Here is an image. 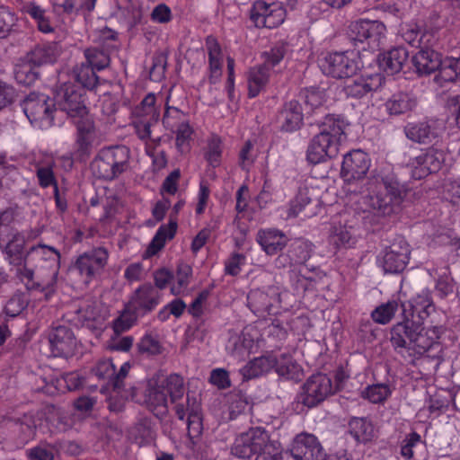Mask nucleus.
Masks as SVG:
<instances>
[{"label":"nucleus","mask_w":460,"mask_h":460,"mask_svg":"<svg viewBox=\"0 0 460 460\" xmlns=\"http://www.w3.org/2000/svg\"><path fill=\"white\" fill-rule=\"evenodd\" d=\"M59 268V252L40 243L29 246L25 265L18 270V274L28 289H39L49 298L55 290Z\"/></svg>","instance_id":"1"},{"label":"nucleus","mask_w":460,"mask_h":460,"mask_svg":"<svg viewBox=\"0 0 460 460\" xmlns=\"http://www.w3.org/2000/svg\"><path fill=\"white\" fill-rule=\"evenodd\" d=\"M349 127V122L344 117L327 115L319 125V133L308 143V163L318 164L335 158L348 138Z\"/></svg>","instance_id":"2"},{"label":"nucleus","mask_w":460,"mask_h":460,"mask_svg":"<svg viewBox=\"0 0 460 460\" xmlns=\"http://www.w3.org/2000/svg\"><path fill=\"white\" fill-rule=\"evenodd\" d=\"M84 90L76 89L74 84H65L56 94V102L59 109L65 111L75 124L77 128L76 142L83 152L94 145L97 133L93 120L84 102Z\"/></svg>","instance_id":"3"},{"label":"nucleus","mask_w":460,"mask_h":460,"mask_svg":"<svg viewBox=\"0 0 460 460\" xmlns=\"http://www.w3.org/2000/svg\"><path fill=\"white\" fill-rule=\"evenodd\" d=\"M136 390L130 394V400L145 404L156 417H162L167 413L168 399L176 403L184 394L183 378L179 375H171L165 381L164 385L156 386L155 382L149 381L142 389V394Z\"/></svg>","instance_id":"4"},{"label":"nucleus","mask_w":460,"mask_h":460,"mask_svg":"<svg viewBox=\"0 0 460 460\" xmlns=\"http://www.w3.org/2000/svg\"><path fill=\"white\" fill-rule=\"evenodd\" d=\"M231 453L247 459L258 455L256 460H280L281 450L276 442H270L268 433L261 428H253L238 435L231 447Z\"/></svg>","instance_id":"5"},{"label":"nucleus","mask_w":460,"mask_h":460,"mask_svg":"<svg viewBox=\"0 0 460 460\" xmlns=\"http://www.w3.org/2000/svg\"><path fill=\"white\" fill-rule=\"evenodd\" d=\"M402 198L392 185L377 180L367 183V194L361 197L359 209L376 216L386 217L401 209Z\"/></svg>","instance_id":"6"},{"label":"nucleus","mask_w":460,"mask_h":460,"mask_svg":"<svg viewBox=\"0 0 460 460\" xmlns=\"http://www.w3.org/2000/svg\"><path fill=\"white\" fill-rule=\"evenodd\" d=\"M441 331L439 327L419 328L409 336L406 349L407 358L416 364L421 359H439L443 354V346L439 342Z\"/></svg>","instance_id":"7"},{"label":"nucleus","mask_w":460,"mask_h":460,"mask_svg":"<svg viewBox=\"0 0 460 460\" xmlns=\"http://www.w3.org/2000/svg\"><path fill=\"white\" fill-rule=\"evenodd\" d=\"M129 150L124 146L102 149L93 162L92 169L99 178L112 180L128 168Z\"/></svg>","instance_id":"8"},{"label":"nucleus","mask_w":460,"mask_h":460,"mask_svg":"<svg viewBox=\"0 0 460 460\" xmlns=\"http://www.w3.org/2000/svg\"><path fill=\"white\" fill-rule=\"evenodd\" d=\"M22 109L34 128H48L54 124L57 112L54 102L43 93H30L22 103Z\"/></svg>","instance_id":"9"},{"label":"nucleus","mask_w":460,"mask_h":460,"mask_svg":"<svg viewBox=\"0 0 460 460\" xmlns=\"http://www.w3.org/2000/svg\"><path fill=\"white\" fill-rule=\"evenodd\" d=\"M361 59L354 51L332 52L319 61L322 72L333 78L354 75L360 68Z\"/></svg>","instance_id":"10"},{"label":"nucleus","mask_w":460,"mask_h":460,"mask_svg":"<svg viewBox=\"0 0 460 460\" xmlns=\"http://www.w3.org/2000/svg\"><path fill=\"white\" fill-rule=\"evenodd\" d=\"M340 389V380L332 383L330 376L316 374L310 376L301 388L298 401L311 408L325 400L329 395Z\"/></svg>","instance_id":"11"},{"label":"nucleus","mask_w":460,"mask_h":460,"mask_svg":"<svg viewBox=\"0 0 460 460\" xmlns=\"http://www.w3.org/2000/svg\"><path fill=\"white\" fill-rule=\"evenodd\" d=\"M354 41L364 44L363 49L376 51L383 43L386 27L379 21L359 20L349 26Z\"/></svg>","instance_id":"12"},{"label":"nucleus","mask_w":460,"mask_h":460,"mask_svg":"<svg viewBox=\"0 0 460 460\" xmlns=\"http://www.w3.org/2000/svg\"><path fill=\"white\" fill-rule=\"evenodd\" d=\"M261 335L256 326H246L240 335H232L226 344L227 351L238 359L255 353L262 343Z\"/></svg>","instance_id":"13"},{"label":"nucleus","mask_w":460,"mask_h":460,"mask_svg":"<svg viewBox=\"0 0 460 460\" xmlns=\"http://www.w3.org/2000/svg\"><path fill=\"white\" fill-rule=\"evenodd\" d=\"M410 253L409 243L404 240H400L380 253L377 258V265L385 273H399L405 269Z\"/></svg>","instance_id":"14"},{"label":"nucleus","mask_w":460,"mask_h":460,"mask_svg":"<svg viewBox=\"0 0 460 460\" xmlns=\"http://www.w3.org/2000/svg\"><path fill=\"white\" fill-rule=\"evenodd\" d=\"M286 10L280 3H266L262 0L253 4L251 19L256 27L276 28L283 23Z\"/></svg>","instance_id":"15"},{"label":"nucleus","mask_w":460,"mask_h":460,"mask_svg":"<svg viewBox=\"0 0 460 460\" xmlns=\"http://www.w3.org/2000/svg\"><path fill=\"white\" fill-rule=\"evenodd\" d=\"M108 257L109 255L105 249H94L80 255L75 261L74 269L85 283H89L104 269Z\"/></svg>","instance_id":"16"},{"label":"nucleus","mask_w":460,"mask_h":460,"mask_svg":"<svg viewBox=\"0 0 460 460\" xmlns=\"http://www.w3.org/2000/svg\"><path fill=\"white\" fill-rule=\"evenodd\" d=\"M370 158L360 149L352 150L343 156L341 177L346 182H354L363 179L370 167Z\"/></svg>","instance_id":"17"},{"label":"nucleus","mask_w":460,"mask_h":460,"mask_svg":"<svg viewBox=\"0 0 460 460\" xmlns=\"http://www.w3.org/2000/svg\"><path fill=\"white\" fill-rule=\"evenodd\" d=\"M130 368V363L125 362L120 367L119 372L115 371V375L112 378V388L110 392V395L107 397L109 409L112 411H121L126 402L129 400L130 394L138 390V388L134 386L126 388L123 385V380L128 376Z\"/></svg>","instance_id":"18"},{"label":"nucleus","mask_w":460,"mask_h":460,"mask_svg":"<svg viewBox=\"0 0 460 460\" xmlns=\"http://www.w3.org/2000/svg\"><path fill=\"white\" fill-rule=\"evenodd\" d=\"M40 380L43 385H39L37 389L49 395L64 393L66 390H75L82 385L83 383L76 373L58 376L51 369H48L46 376L41 377Z\"/></svg>","instance_id":"19"},{"label":"nucleus","mask_w":460,"mask_h":460,"mask_svg":"<svg viewBox=\"0 0 460 460\" xmlns=\"http://www.w3.org/2000/svg\"><path fill=\"white\" fill-rule=\"evenodd\" d=\"M41 233L42 229L36 227L22 234H13L5 246V255L9 262L13 265H22V262L25 264L27 252L25 246L37 239Z\"/></svg>","instance_id":"20"},{"label":"nucleus","mask_w":460,"mask_h":460,"mask_svg":"<svg viewBox=\"0 0 460 460\" xmlns=\"http://www.w3.org/2000/svg\"><path fill=\"white\" fill-rule=\"evenodd\" d=\"M384 75L376 71L364 69L359 76L348 83L344 91L348 96L361 98L368 93L377 90L384 83Z\"/></svg>","instance_id":"21"},{"label":"nucleus","mask_w":460,"mask_h":460,"mask_svg":"<svg viewBox=\"0 0 460 460\" xmlns=\"http://www.w3.org/2000/svg\"><path fill=\"white\" fill-rule=\"evenodd\" d=\"M290 452L296 460H323V448L312 434L297 435L293 441Z\"/></svg>","instance_id":"22"},{"label":"nucleus","mask_w":460,"mask_h":460,"mask_svg":"<svg viewBox=\"0 0 460 460\" xmlns=\"http://www.w3.org/2000/svg\"><path fill=\"white\" fill-rule=\"evenodd\" d=\"M49 344L52 356L68 357L74 354L77 342L70 329L59 325L50 332Z\"/></svg>","instance_id":"23"},{"label":"nucleus","mask_w":460,"mask_h":460,"mask_svg":"<svg viewBox=\"0 0 460 460\" xmlns=\"http://www.w3.org/2000/svg\"><path fill=\"white\" fill-rule=\"evenodd\" d=\"M445 161L443 151L429 149L425 154L417 156L412 162V177L421 179L438 172Z\"/></svg>","instance_id":"24"},{"label":"nucleus","mask_w":460,"mask_h":460,"mask_svg":"<svg viewBox=\"0 0 460 460\" xmlns=\"http://www.w3.org/2000/svg\"><path fill=\"white\" fill-rule=\"evenodd\" d=\"M176 414L180 420L187 416V429L189 436L193 439L199 438L202 431V419L200 403L195 396H187V408L176 405Z\"/></svg>","instance_id":"25"},{"label":"nucleus","mask_w":460,"mask_h":460,"mask_svg":"<svg viewBox=\"0 0 460 460\" xmlns=\"http://www.w3.org/2000/svg\"><path fill=\"white\" fill-rule=\"evenodd\" d=\"M248 305L254 314L270 312L271 306L279 303V295L277 289L270 288L267 292L256 289L252 290L247 297Z\"/></svg>","instance_id":"26"},{"label":"nucleus","mask_w":460,"mask_h":460,"mask_svg":"<svg viewBox=\"0 0 460 460\" xmlns=\"http://www.w3.org/2000/svg\"><path fill=\"white\" fill-rule=\"evenodd\" d=\"M278 121L282 130L293 132L300 128L303 124L301 105L296 101L286 103L280 111Z\"/></svg>","instance_id":"27"},{"label":"nucleus","mask_w":460,"mask_h":460,"mask_svg":"<svg viewBox=\"0 0 460 460\" xmlns=\"http://www.w3.org/2000/svg\"><path fill=\"white\" fill-rule=\"evenodd\" d=\"M274 363H276L275 355L268 354L261 356L250 360L239 370V373L242 375L243 380L256 378L273 369Z\"/></svg>","instance_id":"28"},{"label":"nucleus","mask_w":460,"mask_h":460,"mask_svg":"<svg viewBox=\"0 0 460 460\" xmlns=\"http://www.w3.org/2000/svg\"><path fill=\"white\" fill-rule=\"evenodd\" d=\"M412 65L419 75H429L441 65V54L430 49H420L413 56Z\"/></svg>","instance_id":"29"},{"label":"nucleus","mask_w":460,"mask_h":460,"mask_svg":"<svg viewBox=\"0 0 460 460\" xmlns=\"http://www.w3.org/2000/svg\"><path fill=\"white\" fill-rule=\"evenodd\" d=\"M408 59V51L404 48H394L378 58V66L387 75L399 73Z\"/></svg>","instance_id":"30"},{"label":"nucleus","mask_w":460,"mask_h":460,"mask_svg":"<svg viewBox=\"0 0 460 460\" xmlns=\"http://www.w3.org/2000/svg\"><path fill=\"white\" fill-rule=\"evenodd\" d=\"M257 241L267 254L273 255L287 245L288 239L279 230L264 229L259 231Z\"/></svg>","instance_id":"31"},{"label":"nucleus","mask_w":460,"mask_h":460,"mask_svg":"<svg viewBox=\"0 0 460 460\" xmlns=\"http://www.w3.org/2000/svg\"><path fill=\"white\" fill-rule=\"evenodd\" d=\"M161 300L159 292L151 286L139 288L132 297L129 306L134 310L150 311Z\"/></svg>","instance_id":"32"},{"label":"nucleus","mask_w":460,"mask_h":460,"mask_svg":"<svg viewBox=\"0 0 460 460\" xmlns=\"http://www.w3.org/2000/svg\"><path fill=\"white\" fill-rule=\"evenodd\" d=\"M276 373L282 378L288 380H300L304 376L303 368L298 365L291 356L281 354L276 356L274 368Z\"/></svg>","instance_id":"33"},{"label":"nucleus","mask_w":460,"mask_h":460,"mask_svg":"<svg viewBox=\"0 0 460 460\" xmlns=\"http://www.w3.org/2000/svg\"><path fill=\"white\" fill-rule=\"evenodd\" d=\"M438 73L435 81L440 86L446 83H452L460 78V58L453 57H441V65L438 68Z\"/></svg>","instance_id":"34"},{"label":"nucleus","mask_w":460,"mask_h":460,"mask_svg":"<svg viewBox=\"0 0 460 460\" xmlns=\"http://www.w3.org/2000/svg\"><path fill=\"white\" fill-rule=\"evenodd\" d=\"M269 78L270 70L265 66H258L250 69L247 75L249 96H257L266 86Z\"/></svg>","instance_id":"35"},{"label":"nucleus","mask_w":460,"mask_h":460,"mask_svg":"<svg viewBox=\"0 0 460 460\" xmlns=\"http://www.w3.org/2000/svg\"><path fill=\"white\" fill-rule=\"evenodd\" d=\"M177 229V224L175 221H170L167 225L161 226L152 242L150 243L146 252L148 255H155L160 250H162L168 240L173 238Z\"/></svg>","instance_id":"36"},{"label":"nucleus","mask_w":460,"mask_h":460,"mask_svg":"<svg viewBox=\"0 0 460 460\" xmlns=\"http://www.w3.org/2000/svg\"><path fill=\"white\" fill-rule=\"evenodd\" d=\"M349 432L358 442L362 443L368 442L375 437L373 424L364 418H353L349 421Z\"/></svg>","instance_id":"37"},{"label":"nucleus","mask_w":460,"mask_h":460,"mask_svg":"<svg viewBox=\"0 0 460 460\" xmlns=\"http://www.w3.org/2000/svg\"><path fill=\"white\" fill-rule=\"evenodd\" d=\"M329 242L335 248L347 247L355 243L351 227L342 225L341 222L333 223L329 234Z\"/></svg>","instance_id":"38"},{"label":"nucleus","mask_w":460,"mask_h":460,"mask_svg":"<svg viewBox=\"0 0 460 460\" xmlns=\"http://www.w3.org/2000/svg\"><path fill=\"white\" fill-rule=\"evenodd\" d=\"M133 119L157 121L160 112L155 106V96L153 93L147 94L141 103L133 111Z\"/></svg>","instance_id":"39"},{"label":"nucleus","mask_w":460,"mask_h":460,"mask_svg":"<svg viewBox=\"0 0 460 460\" xmlns=\"http://www.w3.org/2000/svg\"><path fill=\"white\" fill-rule=\"evenodd\" d=\"M207 46L208 50L210 80L212 83H216L221 76L223 56L220 47L215 40H208Z\"/></svg>","instance_id":"40"},{"label":"nucleus","mask_w":460,"mask_h":460,"mask_svg":"<svg viewBox=\"0 0 460 460\" xmlns=\"http://www.w3.org/2000/svg\"><path fill=\"white\" fill-rule=\"evenodd\" d=\"M192 277V268L187 263H181L177 267L176 274L173 277L172 283L171 284V294L179 296L183 294Z\"/></svg>","instance_id":"41"},{"label":"nucleus","mask_w":460,"mask_h":460,"mask_svg":"<svg viewBox=\"0 0 460 460\" xmlns=\"http://www.w3.org/2000/svg\"><path fill=\"white\" fill-rule=\"evenodd\" d=\"M23 12L28 13L36 22L38 29L43 33H49L54 31V27L49 21L45 9L35 3H28L23 8Z\"/></svg>","instance_id":"42"},{"label":"nucleus","mask_w":460,"mask_h":460,"mask_svg":"<svg viewBox=\"0 0 460 460\" xmlns=\"http://www.w3.org/2000/svg\"><path fill=\"white\" fill-rule=\"evenodd\" d=\"M59 56L56 45H46L35 48L29 58V62L34 66H42L54 63Z\"/></svg>","instance_id":"43"},{"label":"nucleus","mask_w":460,"mask_h":460,"mask_svg":"<svg viewBox=\"0 0 460 460\" xmlns=\"http://www.w3.org/2000/svg\"><path fill=\"white\" fill-rule=\"evenodd\" d=\"M415 105V101L407 93L394 94L386 102L385 108L389 114L399 115L411 111Z\"/></svg>","instance_id":"44"},{"label":"nucleus","mask_w":460,"mask_h":460,"mask_svg":"<svg viewBox=\"0 0 460 460\" xmlns=\"http://www.w3.org/2000/svg\"><path fill=\"white\" fill-rule=\"evenodd\" d=\"M411 306L412 308V316L416 314L420 321L426 319L434 310L430 292L429 290H424L416 296L413 298Z\"/></svg>","instance_id":"45"},{"label":"nucleus","mask_w":460,"mask_h":460,"mask_svg":"<svg viewBox=\"0 0 460 460\" xmlns=\"http://www.w3.org/2000/svg\"><path fill=\"white\" fill-rule=\"evenodd\" d=\"M413 332V323H398L392 330L391 342L395 349H402L400 351L403 357H407L406 349L408 346L406 339L409 340L410 334Z\"/></svg>","instance_id":"46"},{"label":"nucleus","mask_w":460,"mask_h":460,"mask_svg":"<svg viewBox=\"0 0 460 460\" xmlns=\"http://www.w3.org/2000/svg\"><path fill=\"white\" fill-rule=\"evenodd\" d=\"M393 389L387 384H375L366 387L361 394L362 397L373 403H382L392 394Z\"/></svg>","instance_id":"47"},{"label":"nucleus","mask_w":460,"mask_h":460,"mask_svg":"<svg viewBox=\"0 0 460 460\" xmlns=\"http://www.w3.org/2000/svg\"><path fill=\"white\" fill-rule=\"evenodd\" d=\"M429 274L432 278L438 277L436 290L441 297H446L454 291V282L449 276L447 268H441L439 272L438 270H429Z\"/></svg>","instance_id":"48"},{"label":"nucleus","mask_w":460,"mask_h":460,"mask_svg":"<svg viewBox=\"0 0 460 460\" xmlns=\"http://www.w3.org/2000/svg\"><path fill=\"white\" fill-rule=\"evenodd\" d=\"M95 376L100 379H108V383L102 389V393L110 395L112 388V378L115 375V366L111 359L100 360L94 369Z\"/></svg>","instance_id":"49"},{"label":"nucleus","mask_w":460,"mask_h":460,"mask_svg":"<svg viewBox=\"0 0 460 460\" xmlns=\"http://www.w3.org/2000/svg\"><path fill=\"white\" fill-rule=\"evenodd\" d=\"M405 133L408 138L420 143L428 142L435 137L428 123H410L405 127Z\"/></svg>","instance_id":"50"},{"label":"nucleus","mask_w":460,"mask_h":460,"mask_svg":"<svg viewBox=\"0 0 460 460\" xmlns=\"http://www.w3.org/2000/svg\"><path fill=\"white\" fill-rule=\"evenodd\" d=\"M94 69L88 64H82L74 70L75 78L84 88L92 90L98 82Z\"/></svg>","instance_id":"51"},{"label":"nucleus","mask_w":460,"mask_h":460,"mask_svg":"<svg viewBox=\"0 0 460 460\" xmlns=\"http://www.w3.org/2000/svg\"><path fill=\"white\" fill-rule=\"evenodd\" d=\"M96 0H54V5L62 8L66 13L92 11Z\"/></svg>","instance_id":"52"},{"label":"nucleus","mask_w":460,"mask_h":460,"mask_svg":"<svg viewBox=\"0 0 460 460\" xmlns=\"http://www.w3.org/2000/svg\"><path fill=\"white\" fill-rule=\"evenodd\" d=\"M192 133L193 130L187 122H181L178 125L175 145L180 153L183 154L190 151Z\"/></svg>","instance_id":"53"},{"label":"nucleus","mask_w":460,"mask_h":460,"mask_svg":"<svg viewBox=\"0 0 460 460\" xmlns=\"http://www.w3.org/2000/svg\"><path fill=\"white\" fill-rule=\"evenodd\" d=\"M14 77L18 84L22 85H31L38 78V73L33 69L30 63H22L15 66Z\"/></svg>","instance_id":"54"},{"label":"nucleus","mask_w":460,"mask_h":460,"mask_svg":"<svg viewBox=\"0 0 460 460\" xmlns=\"http://www.w3.org/2000/svg\"><path fill=\"white\" fill-rule=\"evenodd\" d=\"M186 304L181 299H174L165 305L158 313L161 321H167L171 315L180 318L186 310Z\"/></svg>","instance_id":"55"},{"label":"nucleus","mask_w":460,"mask_h":460,"mask_svg":"<svg viewBox=\"0 0 460 460\" xmlns=\"http://www.w3.org/2000/svg\"><path fill=\"white\" fill-rule=\"evenodd\" d=\"M397 303L389 301L386 304L376 307L372 313V318L376 323L385 324L391 321L397 310Z\"/></svg>","instance_id":"56"},{"label":"nucleus","mask_w":460,"mask_h":460,"mask_svg":"<svg viewBox=\"0 0 460 460\" xmlns=\"http://www.w3.org/2000/svg\"><path fill=\"white\" fill-rule=\"evenodd\" d=\"M400 33L402 39L409 44L415 45L420 43L421 29L416 22L402 23Z\"/></svg>","instance_id":"57"},{"label":"nucleus","mask_w":460,"mask_h":460,"mask_svg":"<svg viewBox=\"0 0 460 460\" xmlns=\"http://www.w3.org/2000/svg\"><path fill=\"white\" fill-rule=\"evenodd\" d=\"M305 102L311 110L317 109L326 102V93L323 89L310 87L304 93Z\"/></svg>","instance_id":"58"},{"label":"nucleus","mask_w":460,"mask_h":460,"mask_svg":"<svg viewBox=\"0 0 460 460\" xmlns=\"http://www.w3.org/2000/svg\"><path fill=\"white\" fill-rule=\"evenodd\" d=\"M131 307H127L121 314L113 322V330L116 334H119L128 331L134 324L137 316L134 312L131 311Z\"/></svg>","instance_id":"59"},{"label":"nucleus","mask_w":460,"mask_h":460,"mask_svg":"<svg viewBox=\"0 0 460 460\" xmlns=\"http://www.w3.org/2000/svg\"><path fill=\"white\" fill-rule=\"evenodd\" d=\"M221 154H222L221 140L218 137H212L209 140V142L208 144L207 150L205 152L206 160L211 166L217 167L220 164Z\"/></svg>","instance_id":"60"},{"label":"nucleus","mask_w":460,"mask_h":460,"mask_svg":"<svg viewBox=\"0 0 460 460\" xmlns=\"http://www.w3.org/2000/svg\"><path fill=\"white\" fill-rule=\"evenodd\" d=\"M85 58L87 63L93 68L97 70H102L108 66L110 63L109 57L101 50L95 49H89L85 51Z\"/></svg>","instance_id":"61"},{"label":"nucleus","mask_w":460,"mask_h":460,"mask_svg":"<svg viewBox=\"0 0 460 460\" xmlns=\"http://www.w3.org/2000/svg\"><path fill=\"white\" fill-rule=\"evenodd\" d=\"M286 54V48L283 44L274 46L270 51L263 53V65L270 71L275 66L279 64Z\"/></svg>","instance_id":"62"},{"label":"nucleus","mask_w":460,"mask_h":460,"mask_svg":"<svg viewBox=\"0 0 460 460\" xmlns=\"http://www.w3.org/2000/svg\"><path fill=\"white\" fill-rule=\"evenodd\" d=\"M443 194L450 202L460 203V177L446 181L443 184Z\"/></svg>","instance_id":"63"},{"label":"nucleus","mask_w":460,"mask_h":460,"mask_svg":"<svg viewBox=\"0 0 460 460\" xmlns=\"http://www.w3.org/2000/svg\"><path fill=\"white\" fill-rule=\"evenodd\" d=\"M27 456L30 460H53L54 448L48 444H40L27 450Z\"/></svg>","instance_id":"64"}]
</instances>
